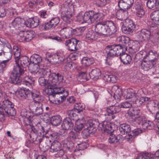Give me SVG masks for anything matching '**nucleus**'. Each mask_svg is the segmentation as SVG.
Here are the masks:
<instances>
[{
	"label": "nucleus",
	"instance_id": "aec40b11",
	"mask_svg": "<svg viewBox=\"0 0 159 159\" xmlns=\"http://www.w3.org/2000/svg\"><path fill=\"white\" fill-rule=\"evenodd\" d=\"M119 11H117L116 13V17L118 19L121 20H125L127 19L128 9H124L120 8Z\"/></svg>",
	"mask_w": 159,
	"mask_h": 159
},
{
	"label": "nucleus",
	"instance_id": "cd10ccee",
	"mask_svg": "<svg viewBox=\"0 0 159 159\" xmlns=\"http://www.w3.org/2000/svg\"><path fill=\"white\" fill-rule=\"evenodd\" d=\"M120 59L122 63L125 64H129L132 61V57L131 56L123 52L120 56Z\"/></svg>",
	"mask_w": 159,
	"mask_h": 159
},
{
	"label": "nucleus",
	"instance_id": "0e129e2a",
	"mask_svg": "<svg viewBox=\"0 0 159 159\" xmlns=\"http://www.w3.org/2000/svg\"><path fill=\"white\" fill-rule=\"evenodd\" d=\"M40 28L42 30H47L53 27L49 21L44 24L40 25Z\"/></svg>",
	"mask_w": 159,
	"mask_h": 159
},
{
	"label": "nucleus",
	"instance_id": "a18cd8bd",
	"mask_svg": "<svg viewBox=\"0 0 159 159\" xmlns=\"http://www.w3.org/2000/svg\"><path fill=\"white\" fill-rule=\"evenodd\" d=\"M145 120V116L140 113L138 116L133 118V119L131 121L135 124L136 123L139 125L140 124H143Z\"/></svg>",
	"mask_w": 159,
	"mask_h": 159
},
{
	"label": "nucleus",
	"instance_id": "ea45409f",
	"mask_svg": "<svg viewBox=\"0 0 159 159\" xmlns=\"http://www.w3.org/2000/svg\"><path fill=\"white\" fill-rule=\"evenodd\" d=\"M119 130L122 134H125L130 131L131 128L129 125L126 123L121 124L119 128Z\"/></svg>",
	"mask_w": 159,
	"mask_h": 159
},
{
	"label": "nucleus",
	"instance_id": "8fccbe9b",
	"mask_svg": "<svg viewBox=\"0 0 159 159\" xmlns=\"http://www.w3.org/2000/svg\"><path fill=\"white\" fill-rule=\"evenodd\" d=\"M153 156L152 154L148 152H143L138 155L136 159H151Z\"/></svg>",
	"mask_w": 159,
	"mask_h": 159
},
{
	"label": "nucleus",
	"instance_id": "774afa93",
	"mask_svg": "<svg viewBox=\"0 0 159 159\" xmlns=\"http://www.w3.org/2000/svg\"><path fill=\"white\" fill-rule=\"evenodd\" d=\"M132 102L131 101H126L122 102L120 104V108H129L132 106Z\"/></svg>",
	"mask_w": 159,
	"mask_h": 159
},
{
	"label": "nucleus",
	"instance_id": "2f4dec72",
	"mask_svg": "<svg viewBox=\"0 0 159 159\" xmlns=\"http://www.w3.org/2000/svg\"><path fill=\"white\" fill-rule=\"evenodd\" d=\"M56 73H52L48 79V84L53 87L59 84Z\"/></svg>",
	"mask_w": 159,
	"mask_h": 159
},
{
	"label": "nucleus",
	"instance_id": "e433bc0d",
	"mask_svg": "<svg viewBox=\"0 0 159 159\" xmlns=\"http://www.w3.org/2000/svg\"><path fill=\"white\" fill-rule=\"evenodd\" d=\"M61 148V145L59 142H54L52 143L49 151L51 152L54 153L58 151Z\"/></svg>",
	"mask_w": 159,
	"mask_h": 159
},
{
	"label": "nucleus",
	"instance_id": "4c0bfd02",
	"mask_svg": "<svg viewBox=\"0 0 159 159\" xmlns=\"http://www.w3.org/2000/svg\"><path fill=\"white\" fill-rule=\"evenodd\" d=\"M62 121V118L59 115L53 116L50 119V122L52 125L57 126L60 125Z\"/></svg>",
	"mask_w": 159,
	"mask_h": 159
},
{
	"label": "nucleus",
	"instance_id": "79ce46f5",
	"mask_svg": "<svg viewBox=\"0 0 159 159\" xmlns=\"http://www.w3.org/2000/svg\"><path fill=\"white\" fill-rule=\"evenodd\" d=\"M94 62L93 58H89L87 57H84L81 60V63L83 66L86 67L88 66Z\"/></svg>",
	"mask_w": 159,
	"mask_h": 159
},
{
	"label": "nucleus",
	"instance_id": "6e6552de",
	"mask_svg": "<svg viewBox=\"0 0 159 159\" xmlns=\"http://www.w3.org/2000/svg\"><path fill=\"white\" fill-rule=\"evenodd\" d=\"M151 32L146 29H143L137 32L136 36L137 39L140 41L149 39L153 43H154L156 40L153 39V36L150 37Z\"/></svg>",
	"mask_w": 159,
	"mask_h": 159
},
{
	"label": "nucleus",
	"instance_id": "f257e3e1",
	"mask_svg": "<svg viewBox=\"0 0 159 159\" xmlns=\"http://www.w3.org/2000/svg\"><path fill=\"white\" fill-rule=\"evenodd\" d=\"M95 30L98 34L107 36L112 35L117 31L115 24L109 21L97 24L95 26Z\"/></svg>",
	"mask_w": 159,
	"mask_h": 159
},
{
	"label": "nucleus",
	"instance_id": "a878e982",
	"mask_svg": "<svg viewBox=\"0 0 159 159\" xmlns=\"http://www.w3.org/2000/svg\"><path fill=\"white\" fill-rule=\"evenodd\" d=\"M72 120L69 117H66L64 119L61 125L62 128L66 129H71L74 126V123Z\"/></svg>",
	"mask_w": 159,
	"mask_h": 159
},
{
	"label": "nucleus",
	"instance_id": "f8f14e48",
	"mask_svg": "<svg viewBox=\"0 0 159 159\" xmlns=\"http://www.w3.org/2000/svg\"><path fill=\"white\" fill-rule=\"evenodd\" d=\"M92 121L97 122L98 124L97 126L96 127V129L99 127L102 129L104 130L105 132L107 133H110L111 132L113 129L111 123L110 121H104L102 123H99L98 120L97 119H93L92 120Z\"/></svg>",
	"mask_w": 159,
	"mask_h": 159
},
{
	"label": "nucleus",
	"instance_id": "9d476101",
	"mask_svg": "<svg viewBox=\"0 0 159 159\" xmlns=\"http://www.w3.org/2000/svg\"><path fill=\"white\" fill-rule=\"evenodd\" d=\"M34 33L33 31H21L18 34L17 38L20 42H29L35 36Z\"/></svg>",
	"mask_w": 159,
	"mask_h": 159
},
{
	"label": "nucleus",
	"instance_id": "9b49d317",
	"mask_svg": "<svg viewBox=\"0 0 159 159\" xmlns=\"http://www.w3.org/2000/svg\"><path fill=\"white\" fill-rule=\"evenodd\" d=\"M3 102L4 106H3V107L5 112L11 116H15L16 114V111L14 108V104L8 99L5 100Z\"/></svg>",
	"mask_w": 159,
	"mask_h": 159
},
{
	"label": "nucleus",
	"instance_id": "f704fd0d",
	"mask_svg": "<svg viewBox=\"0 0 159 159\" xmlns=\"http://www.w3.org/2000/svg\"><path fill=\"white\" fill-rule=\"evenodd\" d=\"M127 113L128 115L131 117L132 120L133 119V118L137 116L140 113V110L137 107L129 109Z\"/></svg>",
	"mask_w": 159,
	"mask_h": 159
},
{
	"label": "nucleus",
	"instance_id": "09e8293b",
	"mask_svg": "<svg viewBox=\"0 0 159 159\" xmlns=\"http://www.w3.org/2000/svg\"><path fill=\"white\" fill-rule=\"evenodd\" d=\"M33 83L32 78L31 77L27 76L25 77V79L22 81H21L20 83L19 84H23L25 85L28 87H31L32 86Z\"/></svg>",
	"mask_w": 159,
	"mask_h": 159
},
{
	"label": "nucleus",
	"instance_id": "c756f323",
	"mask_svg": "<svg viewBox=\"0 0 159 159\" xmlns=\"http://www.w3.org/2000/svg\"><path fill=\"white\" fill-rule=\"evenodd\" d=\"M42 68H40L39 65L34 64L30 68L31 73L36 75V76L39 77L40 74H41Z\"/></svg>",
	"mask_w": 159,
	"mask_h": 159
},
{
	"label": "nucleus",
	"instance_id": "c85d7f7f",
	"mask_svg": "<svg viewBox=\"0 0 159 159\" xmlns=\"http://www.w3.org/2000/svg\"><path fill=\"white\" fill-rule=\"evenodd\" d=\"M25 23L27 26L34 28L39 25V20L36 18H30L27 20Z\"/></svg>",
	"mask_w": 159,
	"mask_h": 159
},
{
	"label": "nucleus",
	"instance_id": "680f3d73",
	"mask_svg": "<svg viewBox=\"0 0 159 159\" xmlns=\"http://www.w3.org/2000/svg\"><path fill=\"white\" fill-rule=\"evenodd\" d=\"M30 90L28 89L27 90H21L19 92L20 96L24 98H29V94H30Z\"/></svg>",
	"mask_w": 159,
	"mask_h": 159
},
{
	"label": "nucleus",
	"instance_id": "72a5a7b5",
	"mask_svg": "<svg viewBox=\"0 0 159 159\" xmlns=\"http://www.w3.org/2000/svg\"><path fill=\"white\" fill-rule=\"evenodd\" d=\"M79 134L78 132L75 131H71L69 133L68 137L70 139L78 143L80 142V140H81L79 138Z\"/></svg>",
	"mask_w": 159,
	"mask_h": 159
},
{
	"label": "nucleus",
	"instance_id": "423d86ee",
	"mask_svg": "<svg viewBox=\"0 0 159 159\" xmlns=\"http://www.w3.org/2000/svg\"><path fill=\"white\" fill-rule=\"evenodd\" d=\"M123 48H123L120 44L107 46L106 50L107 57L110 58L115 56H120L122 53H123Z\"/></svg>",
	"mask_w": 159,
	"mask_h": 159
},
{
	"label": "nucleus",
	"instance_id": "bf43d9fd",
	"mask_svg": "<svg viewBox=\"0 0 159 159\" xmlns=\"http://www.w3.org/2000/svg\"><path fill=\"white\" fill-rule=\"evenodd\" d=\"M107 79V82H110L112 83H116L117 80V77L114 75H107L104 77Z\"/></svg>",
	"mask_w": 159,
	"mask_h": 159
},
{
	"label": "nucleus",
	"instance_id": "0eeeda50",
	"mask_svg": "<svg viewBox=\"0 0 159 159\" xmlns=\"http://www.w3.org/2000/svg\"><path fill=\"white\" fill-rule=\"evenodd\" d=\"M98 123L89 120L87 123L85 124V128L82 131V135L84 139H86L91 134L94 133L96 131V127L97 126Z\"/></svg>",
	"mask_w": 159,
	"mask_h": 159
},
{
	"label": "nucleus",
	"instance_id": "de8ad7c7",
	"mask_svg": "<svg viewBox=\"0 0 159 159\" xmlns=\"http://www.w3.org/2000/svg\"><path fill=\"white\" fill-rule=\"evenodd\" d=\"M93 23L94 22L100 21L103 20L104 18V15L102 12L99 11L98 12L94 11V15L93 16Z\"/></svg>",
	"mask_w": 159,
	"mask_h": 159
},
{
	"label": "nucleus",
	"instance_id": "473e14b6",
	"mask_svg": "<svg viewBox=\"0 0 159 159\" xmlns=\"http://www.w3.org/2000/svg\"><path fill=\"white\" fill-rule=\"evenodd\" d=\"M61 30H63V31L62 32H64V34L66 36L70 37L73 34H75V32L74 31V30L71 27H70L68 25L66 24L65 26H63L62 25Z\"/></svg>",
	"mask_w": 159,
	"mask_h": 159
},
{
	"label": "nucleus",
	"instance_id": "58836bf2",
	"mask_svg": "<svg viewBox=\"0 0 159 159\" xmlns=\"http://www.w3.org/2000/svg\"><path fill=\"white\" fill-rule=\"evenodd\" d=\"M41 57L37 54H34L30 57V61L31 63L39 65L42 61Z\"/></svg>",
	"mask_w": 159,
	"mask_h": 159
},
{
	"label": "nucleus",
	"instance_id": "412c9836",
	"mask_svg": "<svg viewBox=\"0 0 159 159\" xmlns=\"http://www.w3.org/2000/svg\"><path fill=\"white\" fill-rule=\"evenodd\" d=\"M134 0H120L118 2L119 8L124 9H129L134 3Z\"/></svg>",
	"mask_w": 159,
	"mask_h": 159
},
{
	"label": "nucleus",
	"instance_id": "6e6d98bb",
	"mask_svg": "<svg viewBox=\"0 0 159 159\" xmlns=\"http://www.w3.org/2000/svg\"><path fill=\"white\" fill-rule=\"evenodd\" d=\"M88 73L87 70H86L84 72H80L79 74L78 75V78L81 80L82 81L85 82L87 80V77Z\"/></svg>",
	"mask_w": 159,
	"mask_h": 159
},
{
	"label": "nucleus",
	"instance_id": "5fc2aeb1",
	"mask_svg": "<svg viewBox=\"0 0 159 159\" xmlns=\"http://www.w3.org/2000/svg\"><path fill=\"white\" fill-rule=\"evenodd\" d=\"M67 117L70 119L74 120H75V117L77 116V112L75 110H72L68 111L67 112Z\"/></svg>",
	"mask_w": 159,
	"mask_h": 159
},
{
	"label": "nucleus",
	"instance_id": "7ed1b4c3",
	"mask_svg": "<svg viewBox=\"0 0 159 159\" xmlns=\"http://www.w3.org/2000/svg\"><path fill=\"white\" fill-rule=\"evenodd\" d=\"M139 98V96L136 98L135 101V103L137 106H140L146 104L150 112L151 113H155V112H153V109H156L158 105V102L157 101L151 100L150 98L146 97H142L138 99Z\"/></svg>",
	"mask_w": 159,
	"mask_h": 159
},
{
	"label": "nucleus",
	"instance_id": "49530a36",
	"mask_svg": "<svg viewBox=\"0 0 159 159\" xmlns=\"http://www.w3.org/2000/svg\"><path fill=\"white\" fill-rule=\"evenodd\" d=\"M89 75L90 78L92 79L96 80L98 79V78L101 75V71L100 70L97 68L93 70H92L89 73Z\"/></svg>",
	"mask_w": 159,
	"mask_h": 159
},
{
	"label": "nucleus",
	"instance_id": "7c9ffc66",
	"mask_svg": "<svg viewBox=\"0 0 159 159\" xmlns=\"http://www.w3.org/2000/svg\"><path fill=\"white\" fill-rule=\"evenodd\" d=\"M117 41L119 42L120 45H122L126 47L128 44H129L130 41L129 38L125 36H121L118 37L117 39Z\"/></svg>",
	"mask_w": 159,
	"mask_h": 159
},
{
	"label": "nucleus",
	"instance_id": "6ab92c4d",
	"mask_svg": "<svg viewBox=\"0 0 159 159\" xmlns=\"http://www.w3.org/2000/svg\"><path fill=\"white\" fill-rule=\"evenodd\" d=\"M61 54H55L52 56V58L47 59V61L51 64H59L62 61H65L66 60H64V58L61 55Z\"/></svg>",
	"mask_w": 159,
	"mask_h": 159
},
{
	"label": "nucleus",
	"instance_id": "dca6fc26",
	"mask_svg": "<svg viewBox=\"0 0 159 159\" xmlns=\"http://www.w3.org/2000/svg\"><path fill=\"white\" fill-rule=\"evenodd\" d=\"M79 41L75 38H71L66 41L65 45L68 49L71 51H75L78 49L77 44Z\"/></svg>",
	"mask_w": 159,
	"mask_h": 159
},
{
	"label": "nucleus",
	"instance_id": "4468645a",
	"mask_svg": "<svg viewBox=\"0 0 159 159\" xmlns=\"http://www.w3.org/2000/svg\"><path fill=\"white\" fill-rule=\"evenodd\" d=\"M29 98H32L34 100L32 102V104L35 103L36 102H42L44 100L43 97L40 95V93L38 91H30Z\"/></svg>",
	"mask_w": 159,
	"mask_h": 159
},
{
	"label": "nucleus",
	"instance_id": "13d9d810",
	"mask_svg": "<svg viewBox=\"0 0 159 159\" xmlns=\"http://www.w3.org/2000/svg\"><path fill=\"white\" fill-rule=\"evenodd\" d=\"M107 1V0H94L93 3L98 7H102L106 5Z\"/></svg>",
	"mask_w": 159,
	"mask_h": 159
},
{
	"label": "nucleus",
	"instance_id": "e2e57ef3",
	"mask_svg": "<svg viewBox=\"0 0 159 159\" xmlns=\"http://www.w3.org/2000/svg\"><path fill=\"white\" fill-rule=\"evenodd\" d=\"M41 74H40V76H43L46 77H50L52 74H51L50 70H45L44 68H42L41 70Z\"/></svg>",
	"mask_w": 159,
	"mask_h": 159
},
{
	"label": "nucleus",
	"instance_id": "5701e85b",
	"mask_svg": "<svg viewBox=\"0 0 159 159\" xmlns=\"http://www.w3.org/2000/svg\"><path fill=\"white\" fill-rule=\"evenodd\" d=\"M129 46V50L130 52L134 53L138 52L140 48V44L137 41H134L131 40L130 41Z\"/></svg>",
	"mask_w": 159,
	"mask_h": 159
},
{
	"label": "nucleus",
	"instance_id": "a19ab883",
	"mask_svg": "<svg viewBox=\"0 0 159 159\" xmlns=\"http://www.w3.org/2000/svg\"><path fill=\"white\" fill-rule=\"evenodd\" d=\"M151 18L155 24L159 25V10L153 11L151 14Z\"/></svg>",
	"mask_w": 159,
	"mask_h": 159
},
{
	"label": "nucleus",
	"instance_id": "a211bd4d",
	"mask_svg": "<svg viewBox=\"0 0 159 159\" xmlns=\"http://www.w3.org/2000/svg\"><path fill=\"white\" fill-rule=\"evenodd\" d=\"M111 91L114 94L113 97L118 101H120L123 96L122 90L118 86L114 85L112 88Z\"/></svg>",
	"mask_w": 159,
	"mask_h": 159
},
{
	"label": "nucleus",
	"instance_id": "4d7b16f0",
	"mask_svg": "<svg viewBox=\"0 0 159 159\" xmlns=\"http://www.w3.org/2000/svg\"><path fill=\"white\" fill-rule=\"evenodd\" d=\"M86 128L85 124L84 125L82 123L77 121L75 123V125L74 128V131L79 133V131H81L84 127Z\"/></svg>",
	"mask_w": 159,
	"mask_h": 159
},
{
	"label": "nucleus",
	"instance_id": "338daca9",
	"mask_svg": "<svg viewBox=\"0 0 159 159\" xmlns=\"http://www.w3.org/2000/svg\"><path fill=\"white\" fill-rule=\"evenodd\" d=\"M60 19L58 17L52 18L49 21L53 28L55 27L59 23Z\"/></svg>",
	"mask_w": 159,
	"mask_h": 159
},
{
	"label": "nucleus",
	"instance_id": "37998d69",
	"mask_svg": "<svg viewBox=\"0 0 159 159\" xmlns=\"http://www.w3.org/2000/svg\"><path fill=\"white\" fill-rule=\"evenodd\" d=\"M147 5L150 9H159L157 0H147Z\"/></svg>",
	"mask_w": 159,
	"mask_h": 159
},
{
	"label": "nucleus",
	"instance_id": "1a4fd4ad",
	"mask_svg": "<svg viewBox=\"0 0 159 159\" xmlns=\"http://www.w3.org/2000/svg\"><path fill=\"white\" fill-rule=\"evenodd\" d=\"M135 27V25L132 20L127 19L123 22L121 29L124 33L131 35Z\"/></svg>",
	"mask_w": 159,
	"mask_h": 159
},
{
	"label": "nucleus",
	"instance_id": "69168bd1",
	"mask_svg": "<svg viewBox=\"0 0 159 159\" xmlns=\"http://www.w3.org/2000/svg\"><path fill=\"white\" fill-rule=\"evenodd\" d=\"M64 147L68 150L72 151L73 147V144L71 141H66V142L64 143Z\"/></svg>",
	"mask_w": 159,
	"mask_h": 159
},
{
	"label": "nucleus",
	"instance_id": "3c124183",
	"mask_svg": "<svg viewBox=\"0 0 159 159\" xmlns=\"http://www.w3.org/2000/svg\"><path fill=\"white\" fill-rule=\"evenodd\" d=\"M142 127L144 129H152L154 127V124L151 121L149 120H145L143 124H142Z\"/></svg>",
	"mask_w": 159,
	"mask_h": 159
},
{
	"label": "nucleus",
	"instance_id": "f03ea898",
	"mask_svg": "<svg viewBox=\"0 0 159 159\" xmlns=\"http://www.w3.org/2000/svg\"><path fill=\"white\" fill-rule=\"evenodd\" d=\"M156 54L151 50L143 57L141 63V69L148 71L152 68L157 63V60Z\"/></svg>",
	"mask_w": 159,
	"mask_h": 159
},
{
	"label": "nucleus",
	"instance_id": "f3484780",
	"mask_svg": "<svg viewBox=\"0 0 159 159\" xmlns=\"http://www.w3.org/2000/svg\"><path fill=\"white\" fill-rule=\"evenodd\" d=\"M126 98L127 99L136 98L139 97V93H143V91L142 89L136 91L132 89H128L126 91Z\"/></svg>",
	"mask_w": 159,
	"mask_h": 159
},
{
	"label": "nucleus",
	"instance_id": "c03bdc74",
	"mask_svg": "<svg viewBox=\"0 0 159 159\" xmlns=\"http://www.w3.org/2000/svg\"><path fill=\"white\" fill-rule=\"evenodd\" d=\"M22 20L20 17H17L12 21L10 25L11 28H14L15 29L19 28L21 26Z\"/></svg>",
	"mask_w": 159,
	"mask_h": 159
},
{
	"label": "nucleus",
	"instance_id": "2eb2a0df",
	"mask_svg": "<svg viewBox=\"0 0 159 159\" xmlns=\"http://www.w3.org/2000/svg\"><path fill=\"white\" fill-rule=\"evenodd\" d=\"M94 15V11H93L86 12L84 14L83 16H79L77 17L78 20L79 19H83L85 22L89 23H93V16Z\"/></svg>",
	"mask_w": 159,
	"mask_h": 159
},
{
	"label": "nucleus",
	"instance_id": "39448f33",
	"mask_svg": "<svg viewBox=\"0 0 159 159\" xmlns=\"http://www.w3.org/2000/svg\"><path fill=\"white\" fill-rule=\"evenodd\" d=\"M61 18L66 23H70L72 20L71 17L73 11V7L69 6L67 3L63 4L61 7Z\"/></svg>",
	"mask_w": 159,
	"mask_h": 159
},
{
	"label": "nucleus",
	"instance_id": "ddd939ff",
	"mask_svg": "<svg viewBox=\"0 0 159 159\" xmlns=\"http://www.w3.org/2000/svg\"><path fill=\"white\" fill-rule=\"evenodd\" d=\"M120 106V105L118 106L113 105L107 107V115L110 116L111 120L113 119L115 117V114L119 113L121 111Z\"/></svg>",
	"mask_w": 159,
	"mask_h": 159
},
{
	"label": "nucleus",
	"instance_id": "c9c22d12",
	"mask_svg": "<svg viewBox=\"0 0 159 159\" xmlns=\"http://www.w3.org/2000/svg\"><path fill=\"white\" fill-rule=\"evenodd\" d=\"M135 9L137 16L140 18L143 17L145 14V11L142 5H137L135 6Z\"/></svg>",
	"mask_w": 159,
	"mask_h": 159
},
{
	"label": "nucleus",
	"instance_id": "393cba45",
	"mask_svg": "<svg viewBox=\"0 0 159 159\" xmlns=\"http://www.w3.org/2000/svg\"><path fill=\"white\" fill-rule=\"evenodd\" d=\"M122 137L121 135H118L117 136L113 134H111L108 138L109 142L111 144L117 145L120 143V138Z\"/></svg>",
	"mask_w": 159,
	"mask_h": 159
},
{
	"label": "nucleus",
	"instance_id": "b1692460",
	"mask_svg": "<svg viewBox=\"0 0 159 159\" xmlns=\"http://www.w3.org/2000/svg\"><path fill=\"white\" fill-rule=\"evenodd\" d=\"M85 39L86 40L90 42H93L97 39L98 35L97 33L93 31H90L88 32L85 35Z\"/></svg>",
	"mask_w": 159,
	"mask_h": 159
},
{
	"label": "nucleus",
	"instance_id": "603ef678",
	"mask_svg": "<svg viewBox=\"0 0 159 159\" xmlns=\"http://www.w3.org/2000/svg\"><path fill=\"white\" fill-rule=\"evenodd\" d=\"M55 87H53L49 84L48 88L45 90V93L48 95L53 97L55 95Z\"/></svg>",
	"mask_w": 159,
	"mask_h": 159
},
{
	"label": "nucleus",
	"instance_id": "bb28decb",
	"mask_svg": "<svg viewBox=\"0 0 159 159\" xmlns=\"http://www.w3.org/2000/svg\"><path fill=\"white\" fill-rule=\"evenodd\" d=\"M29 59V58L27 56H21L18 62L16 63V64L25 68L30 65Z\"/></svg>",
	"mask_w": 159,
	"mask_h": 159
},
{
	"label": "nucleus",
	"instance_id": "052dcab7",
	"mask_svg": "<svg viewBox=\"0 0 159 159\" xmlns=\"http://www.w3.org/2000/svg\"><path fill=\"white\" fill-rule=\"evenodd\" d=\"M34 137L32 138V141L36 144H39V146L41 145V142L42 140V137L38 135H34Z\"/></svg>",
	"mask_w": 159,
	"mask_h": 159
},
{
	"label": "nucleus",
	"instance_id": "20e7f679",
	"mask_svg": "<svg viewBox=\"0 0 159 159\" xmlns=\"http://www.w3.org/2000/svg\"><path fill=\"white\" fill-rule=\"evenodd\" d=\"M25 68L18 65L14 67L10 76L11 82L15 84H18L21 81V76L25 73Z\"/></svg>",
	"mask_w": 159,
	"mask_h": 159
},
{
	"label": "nucleus",
	"instance_id": "4be33fe9",
	"mask_svg": "<svg viewBox=\"0 0 159 159\" xmlns=\"http://www.w3.org/2000/svg\"><path fill=\"white\" fill-rule=\"evenodd\" d=\"M42 102H36L35 103L32 104L33 106L32 107V109L33 110V112L34 114L37 116L42 114L43 113Z\"/></svg>",
	"mask_w": 159,
	"mask_h": 159
},
{
	"label": "nucleus",
	"instance_id": "864d4df0",
	"mask_svg": "<svg viewBox=\"0 0 159 159\" xmlns=\"http://www.w3.org/2000/svg\"><path fill=\"white\" fill-rule=\"evenodd\" d=\"M16 49L14 48L13 55L15 60L16 63L18 62L19 59L21 57L20 53V49H19L17 47H16Z\"/></svg>",
	"mask_w": 159,
	"mask_h": 159
}]
</instances>
